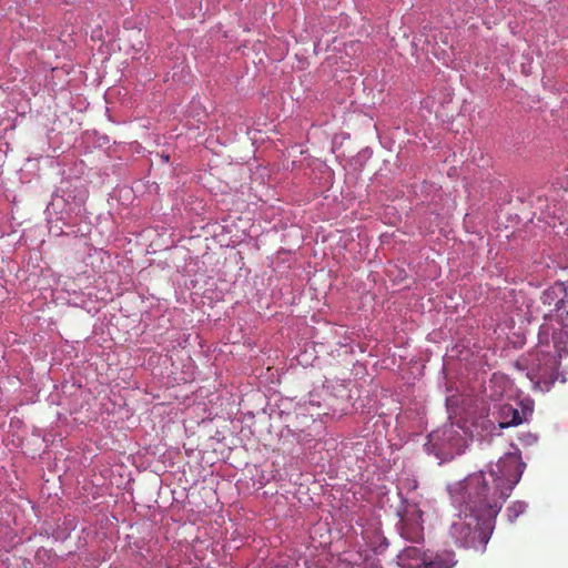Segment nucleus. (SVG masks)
Listing matches in <instances>:
<instances>
[{
  "label": "nucleus",
  "instance_id": "nucleus-7",
  "mask_svg": "<svg viewBox=\"0 0 568 568\" xmlns=\"http://www.w3.org/2000/svg\"><path fill=\"white\" fill-rule=\"evenodd\" d=\"M424 556H427V554L425 551H423L419 547L410 546V547L404 548L402 550V552L399 554L398 558L403 562L404 568H406L409 565V564H406V561L416 560L418 562H422V558Z\"/></svg>",
  "mask_w": 568,
  "mask_h": 568
},
{
  "label": "nucleus",
  "instance_id": "nucleus-4",
  "mask_svg": "<svg viewBox=\"0 0 568 568\" xmlns=\"http://www.w3.org/2000/svg\"><path fill=\"white\" fill-rule=\"evenodd\" d=\"M457 564L455 554L449 550L427 555L422 558V562L408 565L406 568H453Z\"/></svg>",
  "mask_w": 568,
  "mask_h": 568
},
{
  "label": "nucleus",
  "instance_id": "nucleus-5",
  "mask_svg": "<svg viewBox=\"0 0 568 568\" xmlns=\"http://www.w3.org/2000/svg\"><path fill=\"white\" fill-rule=\"evenodd\" d=\"M566 293H568V286L562 282H557L542 292L541 302L544 305L554 306L557 315Z\"/></svg>",
  "mask_w": 568,
  "mask_h": 568
},
{
  "label": "nucleus",
  "instance_id": "nucleus-10",
  "mask_svg": "<svg viewBox=\"0 0 568 568\" xmlns=\"http://www.w3.org/2000/svg\"><path fill=\"white\" fill-rule=\"evenodd\" d=\"M520 414L524 420H526L527 416L532 414V403H523V413Z\"/></svg>",
  "mask_w": 568,
  "mask_h": 568
},
{
  "label": "nucleus",
  "instance_id": "nucleus-9",
  "mask_svg": "<svg viewBox=\"0 0 568 568\" xmlns=\"http://www.w3.org/2000/svg\"><path fill=\"white\" fill-rule=\"evenodd\" d=\"M555 339V347L558 352L559 357L562 356V353L568 354V345L566 343H561L557 339V337H554Z\"/></svg>",
  "mask_w": 568,
  "mask_h": 568
},
{
  "label": "nucleus",
  "instance_id": "nucleus-2",
  "mask_svg": "<svg viewBox=\"0 0 568 568\" xmlns=\"http://www.w3.org/2000/svg\"><path fill=\"white\" fill-rule=\"evenodd\" d=\"M423 513L416 507H409L405 510L400 519V535L413 542L424 540Z\"/></svg>",
  "mask_w": 568,
  "mask_h": 568
},
{
  "label": "nucleus",
  "instance_id": "nucleus-6",
  "mask_svg": "<svg viewBox=\"0 0 568 568\" xmlns=\"http://www.w3.org/2000/svg\"><path fill=\"white\" fill-rule=\"evenodd\" d=\"M500 419L498 422L499 428H507L510 426H518L524 422L520 412L511 405H503L499 410Z\"/></svg>",
  "mask_w": 568,
  "mask_h": 568
},
{
  "label": "nucleus",
  "instance_id": "nucleus-1",
  "mask_svg": "<svg viewBox=\"0 0 568 568\" xmlns=\"http://www.w3.org/2000/svg\"><path fill=\"white\" fill-rule=\"evenodd\" d=\"M524 464L516 455L501 458L496 469L468 476L460 491L465 516L458 515L449 528L454 545L485 551L493 521L523 475Z\"/></svg>",
  "mask_w": 568,
  "mask_h": 568
},
{
  "label": "nucleus",
  "instance_id": "nucleus-3",
  "mask_svg": "<svg viewBox=\"0 0 568 568\" xmlns=\"http://www.w3.org/2000/svg\"><path fill=\"white\" fill-rule=\"evenodd\" d=\"M538 364L531 368L537 384H552L557 378V359L549 354H542L537 358Z\"/></svg>",
  "mask_w": 568,
  "mask_h": 568
},
{
  "label": "nucleus",
  "instance_id": "nucleus-8",
  "mask_svg": "<svg viewBox=\"0 0 568 568\" xmlns=\"http://www.w3.org/2000/svg\"><path fill=\"white\" fill-rule=\"evenodd\" d=\"M526 509V504L523 501H516L507 508L508 517L513 521Z\"/></svg>",
  "mask_w": 568,
  "mask_h": 568
}]
</instances>
